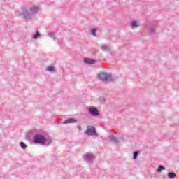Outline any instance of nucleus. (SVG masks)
<instances>
[{
	"label": "nucleus",
	"mask_w": 179,
	"mask_h": 179,
	"mask_svg": "<svg viewBox=\"0 0 179 179\" xmlns=\"http://www.w3.org/2000/svg\"><path fill=\"white\" fill-rule=\"evenodd\" d=\"M96 31H97L95 29H92V36H96Z\"/></svg>",
	"instance_id": "dca6fc26"
},
{
	"label": "nucleus",
	"mask_w": 179,
	"mask_h": 179,
	"mask_svg": "<svg viewBox=\"0 0 179 179\" xmlns=\"http://www.w3.org/2000/svg\"><path fill=\"white\" fill-rule=\"evenodd\" d=\"M162 170H165V168L163 166L160 165V166H159L158 169H157L158 173H160V171H162Z\"/></svg>",
	"instance_id": "ddd939ff"
},
{
	"label": "nucleus",
	"mask_w": 179,
	"mask_h": 179,
	"mask_svg": "<svg viewBox=\"0 0 179 179\" xmlns=\"http://www.w3.org/2000/svg\"><path fill=\"white\" fill-rule=\"evenodd\" d=\"M21 148H22V149H26V148L27 147V145L26 144H24V143L22 142L20 143Z\"/></svg>",
	"instance_id": "2eb2a0df"
},
{
	"label": "nucleus",
	"mask_w": 179,
	"mask_h": 179,
	"mask_svg": "<svg viewBox=\"0 0 179 179\" xmlns=\"http://www.w3.org/2000/svg\"><path fill=\"white\" fill-rule=\"evenodd\" d=\"M111 139H112L113 141H114V142H117V138H115V137L112 136V137H111Z\"/></svg>",
	"instance_id": "6ab92c4d"
},
{
	"label": "nucleus",
	"mask_w": 179,
	"mask_h": 179,
	"mask_svg": "<svg viewBox=\"0 0 179 179\" xmlns=\"http://www.w3.org/2000/svg\"><path fill=\"white\" fill-rule=\"evenodd\" d=\"M85 134L90 136L96 135V129H94V127L90 126L87 127V131H85Z\"/></svg>",
	"instance_id": "20e7f679"
},
{
	"label": "nucleus",
	"mask_w": 179,
	"mask_h": 179,
	"mask_svg": "<svg viewBox=\"0 0 179 179\" xmlns=\"http://www.w3.org/2000/svg\"><path fill=\"white\" fill-rule=\"evenodd\" d=\"M38 37H40L39 32H37L35 35L33 36V38H34V40H36V38H38Z\"/></svg>",
	"instance_id": "4468645a"
},
{
	"label": "nucleus",
	"mask_w": 179,
	"mask_h": 179,
	"mask_svg": "<svg viewBox=\"0 0 179 179\" xmlns=\"http://www.w3.org/2000/svg\"><path fill=\"white\" fill-rule=\"evenodd\" d=\"M93 154L87 153L85 156V160H93Z\"/></svg>",
	"instance_id": "1a4fd4ad"
},
{
	"label": "nucleus",
	"mask_w": 179,
	"mask_h": 179,
	"mask_svg": "<svg viewBox=\"0 0 179 179\" xmlns=\"http://www.w3.org/2000/svg\"><path fill=\"white\" fill-rule=\"evenodd\" d=\"M84 62L85 64H96V61L95 60H93V59H89V58H85L84 59Z\"/></svg>",
	"instance_id": "0eeeda50"
},
{
	"label": "nucleus",
	"mask_w": 179,
	"mask_h": 179,
	"mask_svg": "<svg viewBox=\"0 0 179 179\" xmlns=\"http://www.w3.org/2000/svg\"><path fill=\"white\" fill-rule=\"evenodd\" d=\"M38 12V6H32L29 10H27L26 8L22 10V16L24 19L26 20H30V17L31 16H34V15Z\"/></svg>",
	"instance_id": "f257e3e1"
},
{
	"label": "nucleus",
	"mask_w": 179,
	"mask_h": 179,
	"mask_svg": "<svg viewBox=\"0 0 179 179\" xmlns=\"http://www.w3.org/2000/svg\"><path fill=\"white\" fill-rule=\"evenodd\" d=\"M138 157V152H134V159H136Z\"/></svg>",
	"instance_id": "a211bd4d"
},
{
	"label": "nucleus",
	"mask_w": 179,
	"mask_h": 179,
	"mask_svg": "<svg viewBox=\"0 0 179 179\" xmlns=\"http://www.w3.org/2000/svg\"><path fill=\"white\" fill-rule=\"evenodd\" d=\"M168 177L169 178H174V177H176V173H174L173 172L169 173Z\"/></svg>",
	"instance_id": "9d476101"
},
{
	"label": "nucleus",
	"mask_w": 179,
	"mask_h": 179,
	"mask_svg": "<svg viewBox=\"0 0 179 179\" xmlns=\"http://www.w3.org/2000/svg\"><path fill=\"white\" fill-rule=\"evenodd\" d=\"M101 50H103V51H107V50H108V46H107V45H103L101 46Z\"/></svg>",
	"instance_id": "9b49d317"
},
{
	"label": "nucleus",
	"mask_w": 179,
	"mask_h": 179,
	"mask_svg": "<svg viewBox=\"0 0 179 179\" xmlns=\"http://www.w3.org/2000/svg\"><path fill=\"white\" fill-rule=\"evenodd\" d=\"M75 122H76V119L70 118V119H67L66 120H65L64 122V124H74Z\"/></svg>",
	"instance_id": "423d86ee"
},
{
	"label": "nucleus",
	"mask_w": 179,
	"mask_h": 179,
	"mask_svg": "<svg viewBox=\"0 0 179 179\" xmlns=\"http://www.w3.org/2000/svg\"><path fill=\"white\" fill-rule=\"evenodd\" d=\"M99 79L101 80H113V76L110 74L106 73H100L98 76Z\"/></svg>",
	"instance_id": "7ed1b4c3"
},
{
	"label": "nucleus",
	"mask_w": 179,
	"mask_h": 179,
	"mask_svg": "<svg viewBox=\"0 0 179 179\" xmlns=\"http://www.w3.org/2000/svg\"><path fill=\"white\" fill-rule=\"evenodd\" d=\"M49 36L50 37H53L54 40H55V38L54 37V33L52 32L49 33Z\"/></svg>",
	"instance_id": "f3484780"
},
{
	"label": "nucleus",
	"mask_w": 179,
	"mask_h": 179,
	"mask_svg": "<svg viewBox=\"0 0 179 179\" xmlns=\"http://www.w3.org/2000/svg\"><path fill=\"white\" fill-rule=\"evenodd\" d=\"M131 27H133V29H135V27H139V21L138 20H134L131 23Z\"/></svg>",
	"instance_id": "6e6552de"
},
{
	"label": "nucleus",
	"mask_w": 179,
	"mask_h": 179,
	"mask_svg": "<svg viewBox=\"0 0 179 179\" xmlns=\"http://www.w3.org/2000/svg\"><path fill=\"white\" fill-rule=\"evenodd\" d=\"M34 143H40L41 145H44L47 142V138L43 135L38 134L34 136Z\"/></svg>",
	"instance_id": "f03ea898"
},
{
	"label": "nucleus",
	"mask_w": 179,
	"mask_h": 179,
	"mask_svg": "<svg viewBox=\"0 0 179 179\" xmlns=\"http://www.w3.org/2000/svg\"><path fill=\"white\" fill-rule=\"evenodd\" d=\"M90 113L92 115H99V110L94 107H92L90 108Z\"/></svg>",
	"instance_id": "39448f33"
},
{
	"label": "nucleus",
	"mask_w": 179,
	"mask_h": 179,
	"mask_svg": "<svg viewBox=\"0 0 179 179\" xmlns=\"http://www.w3.org/2000/svg\"><path fill=\"white\" fill-rule=\"evenodd\" d=\"M47 71H48L49 72H52V71H54V66H48Z\"/></svg>",
	"instance_id": "f8f14e48"
}]
</instances>
